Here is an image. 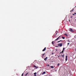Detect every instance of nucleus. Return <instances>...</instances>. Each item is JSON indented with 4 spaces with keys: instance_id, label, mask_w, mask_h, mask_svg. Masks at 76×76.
Masks as SVG:
<instances>
[{
    "instance_id": "nucleus-9",
    "label": "nucleus",
    "mask_w": 76,
    "mask_h": 76,
    "mask_svg": "<svg viewBox=\"0 0 76 76\" xmlns=\"http://www.w3.org/2000/svg\"><path fill=\"white\" fill-rule=\"evenodd\" d=\"M45 72H43V73H42V75H44V74H45Z\"/></svg>"
},
{
    "instance_id": "nucleus-16",
    "label": "nucleus",
    "mask_w": 76,
    "mask_h": 76,
    "mask_svg": "<svg viewBox=\"0 0 76 76\" xmlns=\"http://www.w3.org/2000/svg\"><path fill=\"white\" fill-rule=\"evenodd\" d=\"M34 67L37 68V66H35V65H34Z\"/></svg>"
},
{
    "instance_id": "nucleus-1",
    "label": "nucleus",
    "mask_w": 76,
    "mask_h": 76,
    "mask_svg": "<svg viewBox=\"0 0 76 76\" xmlns=\"http://www.w3.org/2000/svg\"><path fill=\"white\" fill-rule=\"evenodd\" d=\"M69 31H71V32H74V31H73L72 28H69Z\"/></svg>"
},
{
    "instance_id": "nucleus-33",
    "label": "nucleus",
    "mask_w": 76,
    "mask_h": 76,
    "mask_svg": "<svg viewBox=\"0 0 76 76\" xmlns=\"http://www.w3.org/2000/svg\"><path fill=\"white\" fill-rule=\"evenodd\" d=\"M56 51H57V50H56Z\"/></svg>"
},
{
    "instance_id": "nucleus-24",
    "label": "nucleus",
    "mask_w": 76,
    "mask_h": 76,
    "mask_svg": "<svg viewBox=\"0 0 76 76\" xmlns=\"http://www.w3.org/2000/svg\"><path fill=\"white\" fill-rule=\"evenodd\" d=\"M47 66H49L50 65H47Z\"/></svg>"
},
{
    "instance_id": "nucleus-21",
    "label": "nucleus",
    "mask_w": 76,
    "mask_h": 76,
    "mask_svg": "<svg viewBox=\"0 0 76 76\" xmlns=\"http://www.w3.org/2000/svg\"><path fill=\"white\" fill-rule=\"evenodd\" d=\"M52 44H54V41H53L52 42Z\"/></svg>"
},
{
    "instance_id": "nucleus-32",
    "label": "nucleus",
    "mask_w": 76,
    "mask_h": 76,
    "mask_svg": "<svg viewBox=\"0 0 76 76\" xmlns=\"http://www.w3.org/2000/svg\"><path fill=\"white\" fill-rule=\"evenodd\" d=\"M58 57H60V56H58Z\"/></svg>"
},
{
    "instance_id": "nucleus-29",
    "label": "nucleus",
    "mask_w": 76,
    "mask_h": 76,
    "mask_svg": "<svg viewBox=\"0 0 76 76\" xmlns=\"http://www.w3.org/2000/svg\"><path fill=\"white\" fill-rule=\"evenodd\" d=\"M52 54H53V53H52Z\"/></svg>"
},
{
    "instance_id": "nucleus-23",
    "label": "nucleus",
    "mask_w": 76,
    "mask_h": 76,
    "mask_svg": "<svg viewBox=\"0 0 76 76\" xmlns=\"http://www.w3.org/2000/svg\"><path fill=\"white\" fill-rule=\"evenodd\" d=\"M57 65H58V66H59V65H60V64H58Z\"/></svg>"
},
{
    "instance_id": "nucleus-12",
    "label": "nucleus",
    "mask_w": 76,
    "mask_h": 76,
    "mask_svg": "<svg viewBox=\"0 0 76 76\" xmlns=\"http://www.w3.org/2000/svg\"><path fill=\"white\" fill-rule=\"evenodd\" d=\"M69 44H70V43H67V46L69 45Z\"/></svg>"
},
{
    "instance_id": "nucleus-30",
    "label": "nucleus",
    "mask_w": 76,
    "mask_h": 76,
    "mask_svg": "<svg viewBox=\"0 0 76 76\" xmlns=\"http://www.w3.org/2000/svg\"><path fill=\"white\" fill-rule=\"evenodd\" d=\"M75 15L76 14V13H75Z\"/></svg>"
},
{
    "instance_id": "nucleus-26",
    "label": "nucleus",
    "mask_w": 76,
    "mask_h": 76,
    "mask_svg": "<svg viewBox=\"0 0 76 76\" xmlns=\"http://www.w3.org/2000/svg\"><path fill=\"white\" fill-rule=\"evenodd\" d=\"M69 22H70V20H69Z\"/></svg>"
},
{
    "instance_id": "nucleus-2",
    "label": "nucleus",
    "mask_w": 76,
    "mask_h": 76,
    "mask_svg": "<svg viewBox=\"0 0 76 76\" xmlns=\"http://www.w3.org/2000/svg\"><path fill=\"white\" fill-rule=\"evenodd\" d=\"M58 46H60V47H62V43H60L58 45Z\"/></svg>"
},
{
    "instance_id": "nucleus-34",
    "label": "nucleus",
    "mask_w": 76,
    "mask_h": 76,
    "mask_svg": "<svg viewBox=\"0 0 76 76\" xmlns=\"http://www.w3.org/2000/svg\"><path fill=\"white\" fill-rule=\"evenodd\" d=\"M35 75L34 76H36V75Z\"/></svg>"
},
{
    "instance_id": "nucleus-3",
    "label": "nucleus",
    "mask_w": 76,
    "mask_h": 76,
    "mask_svg": "<svg viewBox=\"0 0 76 76\" xmlns=\"http://www.w3.org/2000/svg\"><path fill=\"white\" fill-rule=\"evenodd\" d=\"M60 36L57 39H55V41H57V40H58V39H59V38H60Z\"/></svg>"
},
{
    "instance_id": "nucleus-19",
    "label": "nucleus",
    "mask_w": 76,
    "mask_h": 76,
    "mask_svg": "<svg viewBox=\"0 0 76 76\" xmlns=\"http://www.w3.org/2000/svg\"><path fill=\"white\" fill-rule=\"evenodd\" d=\"M64 35H66V36H67V34H64Z\"/></svg>"
},
{
    "instance_id": "nucleus-28",
    "label": "nucleus",
    "mask_w": 76,
    "mask_h": 76,
    "mask_svg": "<svg viewBox=\"0 0 76 76\" xmlns=\"http://www.w3.org/2000/svg\"><path fill=\"white\" fill-rule=\"evenodd\" d=\"M73 15H75V14H73Z\"/></svg>"
},
{
    "instance_id": "nucleus-35",
    "label": "nucleus",
    "mask_w": 76,
    "mask_h": 76,
    "mask_svg": "<svg viewBox=\"0 0 76 76\" xmlns=\"http://www.w3.org/2000/svg\"><path fill=\"white\" fill-rule=\"evenodd\" d=\"M76 7L75 6V7Z\"/></svg>"
},
{
    "instance_id": "nucleus-6",
    "label": "nucleus",
    "mask_w": 76,
    "mask_h": 76,
    "mask_svg": "<svg viewBox=\"0 0 76 76\" xmlns=\"http://www.w3.org/2000/svg\"><path fill=\"white\" fill-rule=\"evenodd\" d=\"M47 58H48V57H46L45 59H44V60L45 61H46L47 60Z\"/></svg>"
},
{
    "instance_id": "nucleus-5",
    "label": "nucleus",
    "mask_w": 76,
    "mask_h": 76,
    "mask_svg": "<svg viewBox=\"0 0 76 76\" xmlns=\"http://www.w3.org/2000/svg\"><path fill=\"white\" fill-rule=\"evenodd\" d=\"M65 60L66 61H67V56H66Z\"/></svg>"
},
{
    "instance_id": "nucleus-7",
    "label": "nucleus",
    "mask_w": 76,
    "mask_h": 76,
    "mask_svg": "<svg viewBox=\"0 0 76 76\" xmlns=\"http://www.w3.org/2000/svg\"><path fill=\"white\" fill-rule=\"evenodd\" d=\"M65 49H64V48H63V50L61 52V53H63L64 52V50Z\"/></svg>"
},
{
    "instance_id": "nucleus-4",
    "label": "nucleus",
    "mask_w": 76,
    "mask_h": 76,
    "mask_svg": "<svg viewBox=\"0 0 76 76\" xmlns=\"http://www.w3.org/2000/svg\"><path fill=\"white\" fill-rule=\"evenodd\" d=\"M42 58H44V55H45V53H44L43 54H42Z\"/></svg>"
},
{
    "instance_id": "nucleus-22",
    "label": "nucleus",
    "mask_w": 76,
    "mask_h": 76,
    "mask_svg": "<svg viewBox=\"0 0 76 76\" xmlns=\"http://www.w3.org/2000/svg\"><path fill=\"white\" fill-rule=\"evenodd\" d=\"M21 76H23V73L22 74Z\"/></svg>"
},
{
    "instance_id": "nucleus-27",
    "label": "nucleus",
    "mask_w": 76,
    "mask_h": 76,
    "mask_svg": "<svg viewBox=\"0 0 76 76\" xmlns=\"http://www.w3.org/2000/svg\"><path fill=\"white\" fill-rule=\"evenodd\" d=\"M57 33H56V35H57Z\"/></svg>"
},
{
    "instance_id": "nucleus-17",
    "label": "nucleus",
    "mask_w": 76,
    "mask_h": 76,
    "mask_svg": "<svg viewBox=\"0 0 76 76\" xmlns=\"http://www.w3.org/2000/svg\"><path fill=\"white\" fill-rule=\"evenodd\" d=\"M28 74V73H27V74L25 76H27Z\"/></svg>"
},
{
    "instance_id": "nucleus-25",
    "label": "nucleus",
    "mask_w": 76,
    "mask_h": 76,
    "mask_svg": "<svg viewBox=\"0 0 76 76\" xmlns=\"http://www.w3.org/2000/svg\"><path fill=\"white\" fill-rule=\"evenodd\" d=\"M72 16L71 17V18H72Z\"/></svg>"
},
{
    "instance_id": "nucleus-10",
    "label": "nucleus",
    "mask_w": 76,
    "mask_h": 76,
    "mask_svg": "<svg viewBox=\"0 0 76 76\" xmlns=\"http://www.w3.org/2000/svg\"><path fill=\"white\" fill-rule=\"evenodd\" d=\"M50 67L51 68H52V69H53V68H54V66H50Z\"/></svg>"
},
{
    "instance_id": "nucleus-18",
    "label": "nucleus",
    "mask_w": 76,
    "mask_h": 76,
    "mask_svg": "<svg viewBox=\"0 0 76 76\" xmlns=\"http://www.w3.org/2000/svg\"><path fill=\"white\" fill-rule=\"evenodd\" d=\"M36 72H35V73H34V75H36Z\"/></svg>"
},
{
    "instance_id": "nucleus-13",
    "label": "nucleus",
    "mask_w": 76,
    "mask_h": 76,
    "mask_svg": "<svg viewBox=\"0 0 76 76\" xmlns=\"http://www.w3.org/2000/svg\"><path fill=\"white\" fill-rule=\"evenodd\" d=\"M68 42H70V40H68Z\"/></svg>"
},
{
    "instance_id": "nucleus-11",
    "label": "nucleus",
    "mask_w": 76,
    "mask_h": 76,
    "mask_svg": "<svg viewBox=\"0 0 76 76\" xmlns=\"http://www.w3.org/2000/svg\"><path fill=\"white\" fill-rule=\"evenodd\" d=\"M73 10H74V9H73L72 10H71L70 12H72V11H73Z\"/></svg>"
},
{
    "instance_id": "nucleus-20",
    "label": "nucleus",
    "mask_w": 76,
    "mask_h": 76,
    "mask_svg": "<svg viewBox=\"0 0 76 76\" xmlns=\"http://www.w3.org/2000/svg\"><path fill=\"white\" fill-rule=\"evenodd\" d=\"M61 41V40H60V41H58V42H57L58 43V42H60V41Z\"/></svg>"
},
{
    "instance_id": "nucleus-15",
    "label": "nucleus",
    "mask_w": 76,
    "mask_h": 76,
    "mask_svg": "<svg viewBox=\"0 0 76 76\" xmlns=\"http://www.w3.org/2000/svg\"><path fill=\"white\" fill-rule=\"evenodd\" d=\"M62 38L63 39H65V37H62Z\"/></svg>"
},
{
    "instance_id": "nucleus-14",
    "label": "nucleus",
    "mask_w": 76,
    "mask_h": 76,
    "mask_svg": "<svg viewBox=\"0 0 76 76\" xmlns=\"http://www.w3.org/2000/svg\"><path fill=\"white\" fill-rule=\"evenodd\" d=\"M61 56H62V57H64V55H61Z\"/></svg>"
},
{
    "instance_id": "nucleus-31",
    "label": "nucleus",
    "mask_w": 76,
    "mask_h": 76,
    "mask_svg": "<svg viewBox=\"0 0 76 76\" xmlns=\"http://www.w3.org/2000/svg\"><path fill=\"white\" fill-rule=\"evenodd\" d=\"M61 52H60V54H61Z\"/></svg>"
},
{
    "instance_id": "nucleus-8",
    "label": "nucleus",
    "mask_w": 76,
    "mask_h": 76,
    "mask_svg": "<svg viewBox=\"0 0 76 76\" xmlns=\"http://www.w3.org/2000/svg\"><path fill=\"white\" fill-rule=\"evenodd\" d=\"M46 50V48H45L43 50H42V51H45Z\"/></svg>"
}]
</instances>
